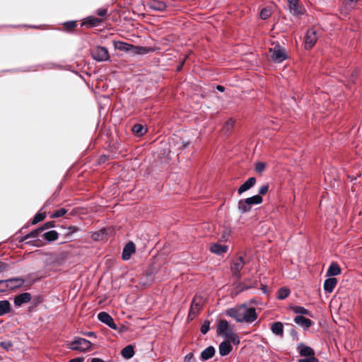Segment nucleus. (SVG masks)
Instances as JSON below:
<instances>
[{
	"mask_svg": "<svg viewBox=\"0 0 362 362\" xmlns=\"http://www.w3.org/2000/svg\"><path fill=\"white\" fill-rule=\"evenodd\" d=\"M226 315L234 318L238 322L252 323L257 319V313L255 308H249L245 304H242L238 308H229L226 310Z\"/></svg>",
	"mask_w": 362,
	"mask_h": 362,
	"instance_id": "nucleus-1",
	"label": "nucleus"
},
{
	"mask_svg": "<svg viewBox=\"0 0 362 362\" xmlns=\"http://www.w3.org/2000/svg\"><path fill=\"white\" fill-rule=\"evenodd\" d=\"M263 199L260 195H254L245 199H240L238 203V209L240 213L245 214L251 210V206L254 204H259L262 202Z\"/></svg>",
	"mask_w": 362,
	"mask_h": 362,
	"instance_id": "nucleus-2",
	"label": "nucleus"
},
{
	"mask_svg": "<svg viewBox=\"0 0 362 362\" xmlns=\"http://www.w3.org/2000/svg\"><path fill=\"white\" fill-rule=\"evenodd\" d=\"M217 333L221 337L235 342L237 335L233 332L232 328L225 320H221L217 326Z\"/></svg>",
	"mask_w": 362,
	"mask_h": 362,
	"instance_id": "nucleus-3",
	"label": "nucleus"
},
{
	"mask_svg": "<svg viewBox=\"0 0 362 362\" xmlns=\"http://www.w3.org/2000/svg\"><path fill=\"white\" fill-rule=\"evenodd\" d=\"M67 346L69 349L73 351L85 352L90 349L91 342L84 338L75 337L74 341L67 344Z\"/></svg>",
	"mask_w": 362,
	"mask_h": 362,
	"instance_id": "nucleus-4",
	"label": "nucleus"
},
{
	"mask_svg": "<svg viewBox=\"0 0 362 362\" xmlns=\"http://www.w3.org/2000/svg\"><path fill=\"white\" fill-rule=\"evenodd\" d=\"M90 55L93 59L98 62H106L110 60V54L106 47L96 46L90 49Z\"/></svg>",
	"mask_w": 362,
	"mask_h": 362,
	"instance_id": "nucleus-5",
	"label": "nucleus"
},
{
	"mask_svg": "<svg viewBox=\"0 0 362 362\" xmlns=\"http://www.w3.org/2000/svg\"><path fill=\"white\" fill-rule=\"evenodd\" d=\"M270 52H272V59L275 63H281L287 58L286 49L280 45L270 49Z\"/></svg>",
	"mask_w": 362,
	"mask_h": 362,
	"instance_id": "nucleus-6",
	"label": "nucleus"
},
{
	"mask_svg": "<svg viewBox=\"0 0 362 362\" xmlns=\"http://www.w3.org/2000/svg\"><path fill=\"white\" fill-rule=\"evenodd\" d=\"M245 262L243 257H238L233 259L231 262L230 269L234 276L238 279L240 278V271L243 268Z\"/></svg>",
	"mask_w": 362,
	"mask_h": 362,
	"instance_id": "nucleus-7",
	"label": "nucleus"
},
{
	"mask_svg": "<svg viewBox=\"0 0 362 362\" xmlns=\"http://www.w3.org/2000/svg\"><path fill=\"white\" fill-rule=\"evenodd\" d=\"M197 298L198 296L196 295L191 303L187 317L188 320H192L194 317L199 313L202 309L201 300L197 301Z\"/></svg>",
	"mask_w": 362,
	"mask_h": 362,
	"instance_id": "nucleus-8",
	"label": "nucleus"
},
{
	"mask_svg": "<svg viewBox=\"0 0 362 362\" xmlns=\"http://www.w3.org/2000/svg\"><path fill=\"white\" fill-rule=\"evenodd\" d=\"M317 40L316 31L313 28L308 29L305 37V48L306 49H311L316 43Z\"/></svg>",
	"mask_w": 362,
	"mask_h": 362,
	"instance_id": "nucleus-9",
	"label": "nucleus"
},
{
	"mask_svg": "<svg viewBox=\"0 0 362 362\" xmlns=\"http://www.w3.org/2000/svg\"><path fill=\"white\" fill-rule=\"evenodd\" d=\"M98 319L111 329L115 330L117 329V326L115 323L113 318L108 313L100 312L98 315Z\"/></svg>",
	"mask_w": 362,
	"mask_h": 362,
	"instance_id": "nucleus-10",
	"label": "nucleus"
},
{
	"mask_svg": "<svg viewBox=\"0 0 362 362\" xmlns=\"http://www.w3.org/2000/svg\"><path fill=\"white\" fill-rule=\"evenodd\" d=\"M13 281H20L21 284H23L24 280L21 278H13L6 280H0V292L5 291L7 288L13 289L16 288L17 285H9V283Z\"/></svg>",
	"mask_w": 362,
	"mask_h": 362,
	"instance_id": "nucleus-11",
	"label": "nucleus"
},
{
	"mask_svg": "<svg viewBox=\"0 0 362 362\" xmlns=\"http://www.w3.org/2000/svg\"><path fill=\"white\" fill-rule=\"evenodd\" d=\"M146 6L149 9L156 11H163L167 7L164 1L159 0H151L146 4Z\"/></svg>",
	"mask_w": 362,
	"mask_h": 362,
	"instance_id": "nucleus-12",
	"label": "nucleus"
},
{
	"mask_svg": "<svg viewBox=\"0 0 362 362\" xmlns=\"http://www.w3.org/2000/svg\"><path fill=\"white\" fill-rule=\"evenodd\" d=\"M32 296L30 293H23L17 295L14 298V305L16 307H21L23 304L29 303L31 300Z\"/></svg>",
	"mask_w": 362,
	"mask_h": 362,
	"instance_id": "nucleus-13",
	"label": "nucleus"
},
{
	"mask_svg": "<svg viewBox=\"0 0 362 362\" xmlns=\"http://www.w3.org/2000/svg\"><path fill=\"white\" fill-rule=\"evenodd\" d=\"M297 350L301 356L308 357L315 355L314 349L303 343H300L297 346Z\"/></svg>",
	"mask_w": 362,
	"mask_h": 362,
	"instance_id": "nucleus-14",
	"label": "nucleus"
},
{
	"mask_svg": "<svg viewBox=\"0 0 362 362\" xmlns=\"http://www.w3.org/2000/svg\"><path fill=\"white\" fill-rule=\"evenodd\" d=\"M135 252V246L132 242H129L123 248L122 258L123 260H128L131 255Z\"/></svg>",
	"mask_w": 362,
	"mask_h": 362,
	"instance_id": "nucleus-15",
	"label": "nucleus"
},
{
	"mask_svg": "<svg viewBox=\"0 0 362 362\" xmlns=\"http://www.w3.org/2000/svg\"><path fill=\"white\" fill-rule=\"evenodd\" d=\"M256 183V178L254 177H251L248 178L238 189V192L239 194H243V192L251 189Z\"/></svg>",
	"mask_w": 362,
	"mask_h": 362,
	"instance_id": "nucleus-16",
	"label": "nucleus"
},
{
	"mask_svg": "<svg viewBox=\"0 0 362 362\" xmlns=\"http://www.w3.org/2000/svg\"><path fill=\"white\" fill-rule=\"evenodd\" d=\"M228 247L225 245H221L218 243H212L210 245L209 250L212 253L218 255H221L228 251Z\"/></svg>",
	"mask_w": 362,
	"mask_h": 362,
	"instance_id": "nucleus-17",
	"label": "nucleus"
},
{
	"mask_svg": "<svg viewBox=\"0 0 362 362\" xmlns=\"http://www.w3.org/2000/svg\"><path fill=\"white\" fill-rule=\"evenodd\" d=\"M293 320L295 323L302 326L305 329L309 328L314 324L311 320L306 318L303 315H297Z\"/></svg>",
	"mask_w": 362,
	"mask_h": 362,
	"instance_id": "nucleus-18",
	"label": "nucleus"
},
{
	"mask_svg": "<svg viewBox=\"0 0 362 362\" xmlns=\"http://www.w3.org/2000/svg\"><path fill=\"white\" fill-rule=\"evenodd\" d=\"M216 350L214 346H209L203 350L200 355V359L202 361H207L211 358L215 354Z\"/></svg>",
	"mask_w": 362,
	"mask_h": 362,
	"instance_id": "nucleus-19",
	"label": "nucleus"
},
{
	"mask_svg": "<svg viewBox=\"0 0 362 362\" xmlns=\"http://www.w3.org/2000/svg\"><path fill=\"white\" fill-rule=\"evenodd\" d=\"M232 346L230 344V341H223L219 344L218 351L219 354L221 356H225L230 354V352L232 351Z\"/></svg>",
	"mask_w": 362,
	"mask_h": 362,
	"instance_id": "nucleus-20",
	"label": "nucleus"
},
{
	"mask_svg": "<svg viewBox=\"0 0 362 362\" xmlns=\"http://www.w3.org/2000/svg\"><path fill=\"white\" fill-rule=\"evenodd\" d=\"M337 280L336 278L332 277L327 279L323 285L324 290L327 293H332L336 286Z\"/></svg>",
	"mask_w": 362,
	"mask_h": 362,
	"instance_id": "nucleus-21",
	"label": "nucleus"
},
{
	"mask_svg": "<svg viewBox=\"0 0 362 362\" xmlns=\"http://www.w3.org/2000/svg\"><path fill=\"white\" fill-rule=\"evenodd\" d=\"M288 9H289L290 13L293 16H299V15L303 14V8L298 4V1H295L293 4H288Z\"/></svg>",
	"mask_w": 362,
	"mask_h": 362,
	"instance_id": "nucleus-22",
	"label": "nucleus"
},
{
	"mask_svg": "<svg viewBox=\"0 0 362 362\" xmlns=\"http://www.w3.org/2000/svg\"><path fill=\"white\" fill-rule=\"evenodd\" d=\"M271 330L273 334L280 337L284 336V325L281 322H275L271 325Z\"/></svg>",
	"mask_w": 362,
	"mask_h": 362,
	"instance_id": "nucleus-23",
	"label": "nucleus"
},
{
	"mask_svg": "<svg viewBox=\"0 0 362 362\" xmlns=\"http://www.w3.org/2000/svg\"><path fill=\"white\" fill-rule=\"evenodd\" d=\"M341 273V268L339 267V264L336 262H332L327 271L326 275L327 276H334L339 274Z\"/></svg>",
	"mask_w": 362,
	"mask_h": 362,
	"instance_id": "nucleus-24",
	"label": "nucleus"
},
{
	"mask_svg": "<svg viewBox=\"0 0 362 362\" xmlns=\"http://www.w3.org/2000/svg\"><path fill=\"white\" fill-rule=\"evenodd\" d=\"M40 233H42L41 230H38L37 229L33 230L29 233L26 234L23 237L21 238L19 242H25V240L28 239H33V240H38Z\"/></svg>",
	"mask_w": 362,
	"mask_h": 362,
	"instance_id": "nucleus-25",
	"label": "nucleus"
},
{
	"mask_svg": "<svg viewBox=\"0 0 362 362\" xmlns=\"http://www.w3.org/2000/svg\"><path fill=\"white\" fill-rule=\"evenodd\" d=\"M11 304L7 300H0V316H3L6 314L11 313Z\"/></svg>",
	"mask_w": 362,
	"mask_h": 362,
	"instance_id": "nucleus-26",
	"label": "nucleus"
},
{
	"mask_svg": "<svg viewBox=\"0 0 362 362\" xmlns=\"http://www.w3.org/2000/svg\"><path fill=\"white\" fill-rule=\"evenodd\" d=\"M291 309L293 310V313L296 314H300V315H308L310 317H313L312 313L305 308L304 307L299 306V305H293L291 307Z\"/></svg>",
	"mask_w": 362,
	"mask_h": 362,
	"instance_id": "nucleus-27",
	"label": "nucleus"
},
{
	"mask_svg": "<svg viewBox=\"0 0 362 362\" xmlns=\"http://www.w3.org/2000/svg\"><path fill=\"white\" fill-rule=\"evenodd\" d=\"M121 354L126 359L132 358L134 355V350L133 346L128 345L125 346L124 349H122Z\"/></svg>",
	"mask_w": 362,
	"mask_h": 362,
	"instance_id": "nucleus-28",
	"label": "nucleus"
},
{
	"mask_svg": "<svg viewBox=\"0 0 362 362\" xmlns=\"http://www.w3.org/2000/svg\"><path fill=\"white\" fill-rule=\"evenodd\" d=\"M101 22V19H99L93 16H88V18H86V21L82 23V25H88L91 27H95L98 25Z\"/></svg>",
	"mask_w": 362,
	"mask_h": 362,
	"instance_id": "nucleus-29",
	"label": "nucleus"
},
{
	"mask_svg": "<svg viewBox=\"0 0 362 362\" xmlns=\"http://www.w3.org/2000/svg\"><path fill=\"white\" fill-rule=\"evenodd\" d=\"M115 48L121 51H130L134 48L132 45L120 41L115 42Z\"/></svg>",
	"mask_w": 362,
	"mask_h": 362,
	"instance_id": "nucleus-30",
	"label": "nucleus"
},
{
	"mask_svg": "<svg viewBox=\"0 0 362 362\" xmlns=\"http://www.w3.org/2000/svg\"><path fill=\"white\" fill-rule=\"evenodd\" d=\"M132 132L135 134H136L138 136H143L144 135L146 132L147 129L145 128L142 124H136L132 127Z\"/></svg>",
	"mask_w": 362,
	"mask_h": 362,
	"instance_id": "nucleus-31",
	"label": "nucleus"
},
{
	"mask_svg": "<svg viewBox=\"0 0 362 362\" xmlns=\"http://www.w3.org/2000/svg\"><path fill=\"white\" fill-rule=\"evenodd\" d=\"M42 236L47 241L51 242V241L56 240L58 238L59 234L55 230H49V231L44 233L42 234Z\"/></svg>",
	"mask_w": 362,
	"mask_h": 362,
	"instance_id": "nucleus-32",
	"label": "nucleus"
},
{
	"mask_svg": "<svg viewBox=\"0 0 362 362\" xmlns=\"http://www.w3.org/2000/svg\"><path fill=\"white\" fill-rule=\"evenodd\" d=\"M290 294V291L287 288L282 287L278 291V298L283 300L287 298Z\"/></svg>",
	"mask_w": 362,
	"mask_h": 362,
	"instance_id": "nucleus-33",
	"label": "nucleus"
},
{
	"mask_svg": "<svg viewBox=\"0 0 362 362\" xmlns=\"http://www.w3.org/2000/svg\"><path fill=\"white\" fill-rule=\"evenodd\" d=\"M359 0H344V6L346 10L349 11L355 8L356 3Z\"/></svg>",
	"mask_w": 362,
	"mask_h": 362,
	"instance_id": "nucleus-34",
	"label": "nucleus"
},
{
	"mask_svg": "<svg viewBox=\"0 0 362 362\" xmlns=\"http://www.w3.org/2000/svg\"><path fill=\"white\" fill-rule=\"evenodd\" d=\"M45 218V213H37L32 219V223L36 224L42 221H43Z\"/></svg>",
	"mask_w": 362,
	"mask_h": 362,
	"instance_id": "nucleus-35",
	"label": "nucleus"
},
{
	"mask_svg": "<svg viewBox=\"0 0 362 362\" xmlns=\"http://www.w3.org/2000/svg\"><path fill=\"white\" fill-rule=\"evenodd\" d=\"M67 212V210L64 209V208H61L58 210H56L51 216H50V218H59V217H62L63 216L64 214H66Z\"/></svg>",
	"mask_w": 362,
	"mask_h": 362,
	"instance_id": "nucleus-36",
	"label": "nucleus"
},
{
	"mask_svg": "<svg viewBox=\"0 0 362 362\" xmlns=\"http://www.w3.org/2000/svg\"><path fill=\"white\" fill-rule=\"evenodd\" d=\"M272 15V11L270 9L267 8H264L263 9H262V11H260V18L262 19V20H266L267 18H269Z\"/></svg>",
	"mask_w": 362,
	"mask_h": 362,
	"instance_id": "nucleus-37",
	"label": "nucleus"
},
{
	"mask_svg": "<svg viewBox=\"0 0 362 362\" xmlns=\"http://www.w3.org/2000/svg\"><path fill=\"white\" fill-rule=\"evenodd\" d=\"M136 49V53L138 54H146L151 51V49L146 47H134Z\"/></svg>",
	"mask_w": 362,
	"mask_h": 362,
	"instance_id": "nucleus-38",
	"label": "nucleus"
},
{
	"mask_svg": "<svg viewBox=\"0 0 362 362\" xmlns=\"http://www.w3.org/2000/svg\"><path fill=\"white\" fill-rule=\"evenodd\" d=\"M0 347L6 351H9L13 347V343L10 340H4L0 342Z\"/></svg>",
	"mask_w": 362,
	"mask_h": 362,
	"instance_id": "nucleus-39",
	"label": "nucleus"
},
{
	"mask_svg": "<svg viewBox=\"0 0 362 362\" xmlns=\"http://www.w3.org/2000/svg\"><path fill=\"white\" fill-rule=\"evenodd\" d=\"M210 329V322L205 320L201 327V332L203 334H206Z\"/></svg>",
	"mask_w": 362,
	"mask_h": 362,
	"instance_id": "nucleus-40",
	"label": "nucleus"
},
{
	"mask_svg": "<svg viewBox=\"0 0 362 362\" xmlns=\"http://www.w3.org/2000/svg\"><path fill=\"white\" fill-rule=\"evenodd\" d=\"M54 226V222H52V221L46 222L41 227L38 228V230H41L42 233L44 230H47L51 228H53Z\"/></svg>",
	"mask_w": 362,
	"mask_h": 362,
	"instance_id": "nucleus-41",
	"label": "nucleus"
},
{
	"mask_svg": "<svg viewBox=\"0 0 362 362\" xmlns=\"http://www.w3.org/2000/svg\"><path fill=\"white\" fill-rule=\"evenodd\" d=\"M266 165L263 162H258L255 165V170L257 173H261L265 169Z\"/></svg>",
	"mask_w": 362,
	"mask_h": 362,
	"instance_id": "nucleus-42",
	"label": "nucleus"
},
{
	"mask_svg": "<svg viewBox=\"0 0 362 362\" xmlns=\"http://www.w3.org/2000/svg\"><path fill=\"white\" fill-rule=\"evenodd\" d=\"M64 25L67 30H71L74 28L77 25V23L75 21H70L65 22Z\"/></svg>",
	"mask_w": 362,
	"mask_h": 362,
	"instance_id": "nucleus-43",
	"label": "nucleus"
},
{
	"mask_svg": "<svg viewBox=\"0 0 362 362\" xmlns=\"http://www.w3.org/2000/svg\"><path fill=\"white\" fill-rule=\"evenodd\" d=\"M358 71L356 69L351 71L350 76H349V83H354L355 82V81L357 78V76H358Z\"/></svg>",
	"mask_w": 362,
	"mask_h": 362,
	"instance_id": "nucleus-44",
	"label": "nucleus"
},
{
	"mask_svg": "<svg viewBox=\"0 0 362 362\" xmlns=\"http://www.w3.org/2000/svg\"><path fill=\"white\" fill-rule=\"evenodd\" d=\"M269 190V185H263L260 187L259 189V194L258 195H264L267 193Z\"/></svg>",
	"mask_w": 362,
	"mask_h": 362,
	"instance_id": "nucleus-45",
	"label": "nucleus"
},
{
	"mask_svg": "<svg viewBox=\"0 0 362 362\" xmlns=\"http://www.w3.org/2000/svg\"><path fill=\"white\" fill-rule=\"evenodd\" d=\"M233 125L234 121L233 119H229L226 122L224 125V129H226V131H229L230 129L233 128Z\"/></svg>",
	"mask_w": 362,
	"mask_h": 362,
	"instance_id": "nucleus-46",
	"label": "nucleus"
},
{
	"mask_svg": "<svg viewBox=\"0 0 362 362\" xmlns=\"http://www.w3.org/2000/svg\"><path fill=\"white\" fill-rule=\"evenodd\" d=\"M290 335L293 340H298V334L295 329H291L290 330Z\"/></svg>",
	"mask_w": 362,
	"mask_h": 362,
	"instance_id": "nucleus-47",
	"label": "nucleus"
},
{
	"mask_svg": "<svg viewBox=\"0 0 362 362\" xmlns=\"http://www.w3.org/2000/svg\"><path fill=\"white\" fill-rule=\"evenodd\" d=\"M107 10L106 8H99L97 11V14L101 17L105 16L107 15Z\"/></svg>",
	"mask_w": 362,
	"mask_h": 362,
	"instance_id": "nucleus-48",
	"label": "nucleus"
},
{
	"mask_svg": "<svg viewBox=\"0 0 362 362\" xmlns=\"http://www.w3.org/2000/svg\"><path fill=\"white\" fill-rule=\"evenodd\" d=\"M194 358L193 353H189L184 357L185 362H192Z\"/></svg>",
	"mask_w": 362,
	"mask_h": 362,
	"instance_id": "nucleus-49",
	"label": "nucleus"
},
{
	"mask_svg": "<svg viewBox=\"0 0 362 362\" xmlns=\"http://www.w3.org/2000/svg\"><path fill=\"white\" fill-rule=\"evenodd\" d=\"M306 362H319L318 358H317L315 355H313L312 356H308L304 358Z\"/></svg>",
	"mask_w": 362,
	"mask_h": 362,
	"instance_id": "nucleus-50",
	"label": "nucleus"
},
{
	"mask_svg": "<svg viewBox=\"0 0 362 362\" xmlns=\"http://www.w3.org/2000/svg\"><path fill=\"white\" fill-rule=\"evenodd\" d=\"M69 233H74L79 230L78 228L74 226H69L68 228Z\"/></svg>",
	"mask_w": 362,
	"mask_h": 362,
	"instance_id": "nucleus-51",
	"label": "nucleus"
},
{
	"mask_svg": "<svg viewBox=\"0 0 362 362\" xmlns=\"http://www.w3.org/2000/svg\"><path fill=\"white\" fill-rule=\"evenodd\" d=\"M84 358L83 357H77L71 359L69 362H83Z\"/></svg>",
	"mask_w": 362,
	"mask_h": 362,
	"instance_id": "nucleus-52",
	"label": "nucleus"
},
{
	"mask_svg": "<svg viewBox=\"0 0 362 362\" xmlns=\"http://www.w3.org/2000/svg\"><path fill=\"white\" fill-rule=\"evenodd\" d=\"M90 362H111V361H105L103 359L100 358H93L90 361Z\"/></svg>",
	"mask_w": 362,
	"mask_h": 362,
	"instance_id": "nucleus-53",
	"label": "nucleus"
},
{
	"mask_svg": "<svg viewBox=\"0 0 362 362\" xmlns=\"http://www.w3.org/2000/svg\"><path fill=\"white\" fill-rule=\"evenodd\" d=\"M84 335L89 337H96V334L93 332H88L84 333Z\"/></svg>",
	"mask_w": 362,
	"mask_h": 362,
	"instance_id": "nucleus-54",
	"label": "nucleus"
},
{
	"mask_svg": "<svg viewBox=\"0 0 362 362\" xmlns=\"http://www.w3.org/2000/svg\"><path fill=\"white\" fill-rule=\"evenodd\" d=\"M6 267V264L4 263V262H0V272H1L4 269H5Z\"/></svg>",
	"mask_w": 362,
	"mask_h": 362,
	"instance_id": "nucleus-55",
	"label": "nucleus"
},
{
	"mask_svg": "<svg viewBox=\"0 0 362 362\" xmlns=\"http://www.w3.org/2000/svg\"><path fill=\"white\" fill-rule=\"evenodd\" d=\"M216 89L219 90L220 92H223L225 90V87L223 86L218 85L216 86Z\"/></svg>",
	"mask_w": 362,
	"mask_h": 362,
	"instance_id": "nucleus-56",
	"label": "nucleus"
},
{
	"mask_svg": "<svg viewBox=\"0 0 362 362\" xmlns=\"http://www.w3.org/2000/svg\"><path fill=\"white\" fill-rule=\"evenodd\" d=\"M8 284H9V285H17V286H16V287H19V286H21L23 284H20V281H13V282H11V283H9Z\"/></svg>",
	"mask_w": 362,
	"mask_h": 362,
	"instance_id": "nucleus-57",
	"label": "nucleus"
},
{
	"mask_svg": "<svg viewBox=\"0 0 362 362\" xmlns=\"http://www.w3.org/2000/svg\"><path fill=\"white\" fill-rule=\"evenodd\" d=\"M108 156L103 155L100 157V162H105L107 159Z\"/></svg>",
	"mask_w": 362,
	"mask_h": 362,
	"instance_id": "nucleus-58",
	"label": "nucleus"
},
{
	"mask_svg": "<svg viewBox=\"0 0 362 362\" xmlns=\"http://www.w3.org/2000/svg\"><path fill=\"white\" fill-rule=\"evenodd\" d=\"M146 276H147V277H148V278H149V280H150L151 281H153V276H152V275H151V272H147V273H146Z\"/></svg>",
	"mask_w": 362,
	"mask_h": 362,
	"instance_id": "nucleus-59",
	"label": "nucleus"
},
{
	"mask_svg": "<svg viewBox=\"0 0 362 362\" xmlns=\"http://www.w3.org/2000/svg\"><path fill=\"white\" fill-rule=\"evenodd\" d=\"M252 286H246L245 284L243 285V290H245V289H248L250 288H251Z\"/></svg>",
	"mask_w": 362,
	"mask_h": 362,
	"instance_id": "nucleus-60",
	"label": "nucleus"
},
{
	"mask_svg": "<svg viewBox=\"0 0 362 362\" xmlns=\"http://www.w3.org/2000/svg\"><path fill=\"white\" fill-rule=\"evenodd\" d=\"M287 1H288V4H293L295 1H298V0H287Z\"/></svg>",
	"mask_w": 362,
	"mask_h": 362,
	"instance_id": "nucleus-61",
	"label": "nucleus"
},
{
	"mask_svg": "<svg viewBox=\"0 0 362 362\" xmlns=\"http://www.w3.org/2000/svg\"><path fill=\"white\" fill-rule=\"evenodd\" d=\"M298 362H306V361L304 358H300L298 360Z\"/></svg>",
	"mask_w": 362,
	"mask_h": 362,
	"instance_id": "nucleus-62",
	"label": "nucleus"
},
{
	"mask_svg": "<svg viewBox=\"0 0 362 362\" xmlns=\"http://www.w3.org/2000/svg\"><path fill=\"white\" fill-rule=\"evenodd\" d=\"M262 291L264 293H266V286H264L262 288Z\"/></svg>",
	"mask_w": 362,
	"mask_h": 362,
	"instance_id": "nucleus-63",
	"label": "nucleus"
},
{
	"mask_svg": "<svg viewBox=\"0 0 362 362\" xmlns=\"http://www.w3.org/2000/svg\"><path fill=\"white\" fill-rule=\"evenodd\" d=\"M30 27H31V28H37L36 25H30Z\"/></svg>",
	"mask_w": 362,
	"mask_h": 362,
	"instance_id": "nucleus-64",
	"label": "nucleus"
}]
</instances>
